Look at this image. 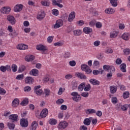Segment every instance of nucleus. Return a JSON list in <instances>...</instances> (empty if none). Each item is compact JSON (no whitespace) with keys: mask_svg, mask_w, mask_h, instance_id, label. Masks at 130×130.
Wrapping results in <instances>:
<instances>
[{"mask_svg":"<svg viewBox=\"0 0 130 130\" xmlns=\"http://www.w3.org/2000/svg\"><path fill=\"white\" fill-rule=\"evenodd\" d=\"M69 17L70 18H73V19H75L76 17V13L75 12H72L70 14H69Z\"/></svg>","mask_w":130,"mask_h":130,"instance_id":"6e6d98bb","label":"nucleus"},{"mask_svg":"<svg viewBox=\"0 0 130 130\" xmlns=\"http://www.w3.org/2000/svg\"><path fill=\"white\" fill-rule=\"evenodd\" d=\"M1 12L3 14H9L11 12V8L4 7L1 9Z\"/></svg>","mask_w":130,"mask_h":130,"instance_id":"0eeeda50","label":"nucleus"},{"mask_svg":"<svg viewBox=\"0 0 130 130\" xmlns=\"http://www.w3.org/2000/svg\"><path fill=\"white\" fill-rule=\"evenodd\" d=\"M49 123L51 125H55L57 123V120L55 119L52 118L49 120Z\"/></svg>","mask_w":130,"mask_h":130,"instance_id":"a878e982","label":"nucleus"},{"mask_svg":"<svg viewBox=\"0 0 130 130\" xmlns=\"http://www.w3.org/2000/svg\"><path fill=\"white\" fill-rule=\"evenodd\" d=\"M29 74L31 76H35L36 77L39 75V71L36 69H32L31 70V71H30Z\"/></svg>","mask_w":130,"mask_h":130,"instance_id":"2eb2a0df","label":"nucleus"},{"mask_svg":"<svg viewBox=\"0 0 130 130\" xmlns=\"http://www.w3.org/2000/svg\"><path fill=\"white\" fill-rule=\"evenodd\" d=\"M17 48L20 50H25V49H28V46L24 44H21L17 45Z\"/></svg>","mask_w":130,"mask_h":130,"instance_id":"f8f14e48","label":"nucleus"},{"mask_svg":"<svg viewBox=\"0 0 130 130\" xmlns=\"http://www.w3.org/2000/svg\"><path fill=\"white\" fill-rule=\"evenodd\" d=\"M20 123L22 127H27L29 124V122L26 119L22 118L20 119Z\"/></svg>","mask_w":130,"mask_h":130,"instance_id":"7ed1b4c3","label":"nucleus"},{"mask_svg":"<svg viewBox=\"0 0 130 130\" xmlns=\"http://www.w3.org/2000/svg\"><path fill=\"white\" fill-rule=\"evenodd\" d=\"M86 86V83L85 82L82 83L79 86H78V90L80 91H83L84 90V87Z\"/></svg>","mask_w":130,"mask_h":130,"instance_id":"cd10ccee","label":"nucleus"},{"mask_svg":"<svg viewBox=\"0 0 130 130\" xmlns=\"http://www.w3.org/2000/svg\"><path fill=\"white\" fill-rule=\"evenodd\" d=\"M24 92H30L31 91V87L26 86L24 88Z\"/></svg>","mask_w":130,"mask_h":130,"instance_id":"3c124183","label":"nucleus"},{"mask_svg":"<svg viewBox=\"0 0 130 130\" xmlns=\"http://www.w3.org/2000/svg\"><path fill=\"white\" fill-rule=\"evenodd\" d=\"M7 21H9L10 24L11 25H15L16 24V19L13 16L8 15L7 17Z\"/></svg>","mask_w":130,"mask_h":130,"instance_id":"423d86ee","label":"nucleus"},{"mask_svg":"<svg viewBox=\"0 0 130 130\" xmlns=\"http://www.w3.org/2000/svg\"><path fill=\"white\" fill-rule=\"evenodd\" d=\"M24 79V75H19L16 77V80H23Z\"/></svg>","mask_w":130,"mask_h":130,"instance_id":"052dcab7","label":"nucleus"},{"mask_svg":"<svg viewBox=\"0 0 130 130\" xmlns=\"http://www.w3.org/2000/svg\"><path fill=\"white\" fill-rule=\"evenodd\" d=\"M47 114H48V110L47 109H44L41 111L40 115L38 117V118H44L47 116Z\"/></svg>","mask_w":130,"mask_h":130,"instance_id":"39448f33","label":"nucleus"},{"mask_svg":"<svg viewBox=\"0 0 130 130\" xmlns=\"http://www.w3.org/2000/svg\"><path fill=\"white\" fill-rule=\"evenodd\" d=\"M95 26L96 28H101L102 27V23L98 22L95 23Z\"/></svg>","mask_w":130,"mask_h":130,"instance_id":"e2e57ef3","label":"nucleus"},{"mask_svg":"<svg viewBox=\"0 0 130 130\" xmlns=\"http://www.w3.org/2000/svg\"><path fill=\"white\" fill-rule=\"evenodd\" d=\"M87 114H93V113H96V110L93 109H88L86 110Z\"/></svg>","mask_w":130,"mask_h":130,"instance_id":"bb28decb","label":"nucleus"},{"mask_svg":"<svg viewBox=\"0 0 130 130\" xmlns=\"http://www.w3.org/2000/svg\"><path fill=\"white\" fill-rule=\"evenodd\" d=\"M115 12V10L114 9H113L112 8H107L105 10V13H106V14H114V13Z\"/></svg>","mask_w":130,"mask_h":130,"instance_id":"6ab92c4d","label":"nucleus"},{"mask_svg":"<svg viewBox=\"0 0 130 130\" xmlns=\"http://www.w3.org/2000/svg\"><path fill=\"white\" fill-rule=\"evenodd\" d=\"M81 34H82L81 30L77 29L74 31V35H75V36H80Z\"/></svg>","mask_w":130,"mask_h":130,"instance_id":"f704fd0d","label":"nucleus"},{"mask_svg":"<svg viewBox=\"0 0 130 130\" xmlns=\"http://www.w3.org/2000/svg\"><path fill=\"white\" fill-rule=\"evenodd\" d=\"M20 104V101L18 99H15L12 102V106L13 107H17L19 106Z\"/></svg>","mask_w":130,"mask_h":130,"instance_id":"a211bd4d","label":"nucleus"},{"mask_svg":"<svg viewBox=\"0 0 130 130\" xmlns=\"http://www.w3.org/2000/svg\"><path fill=\"white\" fill-rule=\"evenodd\" d=\"M52 14L54 16H58V10H57V9H53L52 10Z\"/></svg>","mask_w":130,"mask_h":130,"instance_id":"680f3d73","label":"nucleus"},{"mask_svg":"<svg viewBox=\"0 0 130 130\" xmlns=\"http://www.w3.org/2000/svg\"><path fill=\"white\" fill-rule=\"evenodd\" d=\"M117 1L118 0H110L112 7H117Z\"/></svg>","mask_w":130,"mask_h":130,"instance_id":"473e14b6","label":"nucleus"},{"mask_svg":"<svg viewBox=\"0 0 130 130\" xmlns=\"http://www.w3.org/2000/svg\"><path fill=\"white\" fill-rule=\"evenodd\" d=\"M45 15L46 14L44 11L39 13L37 15V19H38V20H39V21L43 20V19H44V17H45Z\"/></svg>","mask_w":130,"mask_h":130,"instance_id":"9d476101","label":"nucleus"},{"mask_svg":"<svg viewBox=\"0 0 130 130\" xmlns=\"http://www.w3.org/2000/svg\"><path fill=\"white\" fill-rule=\"evenodd\" d=\"M69 126V123L66 121H61L60 122L58 125V128L59 129H64Z\"/></svg>","mask_w":130,"mask_h":130,"instance_id":"f03ea898","label":"nucleus"},{"mask_svg":"<svg viewBox=\"0 0 130 130\" xmlns=\"http://www.w3.org/2000/svg\"><path fill=\"white\" fill-rule=\"evenodd\" d=\"M35 59V57L33 55L25 56V61H32V60H34Z\"/></svg>","mask_w":130,"mask_h":130,"instance_id":"aec40b11","label":"nucleus"},{"mask_svg":"<svg viewBox=\"0 0 130 130\" xmlns=\"http://www.w3.org/2000/svg\"><path fill=\"white\" fill-rule=\"evenodd\" d=\"M123 97L124 99H126V98H128L129 97V92L128 91H125L123 94Z\"/></svg>","mask_w":130,"mask_h":130,"instance_id":"37998d69","label":"nucleus"},{"mask_svg":"<svg viewBox=\"0 0 130 130\" xmlns=\"http://www.w3.org/2000/svg\"><path fill=\"white\" fill-rule=\"evenodd\" d=\"M7 125L9 129H15V124L8 122Z\"/></svg>","mask_w":130,"mask_h":130,"instance_id":"72a5a7b5","label":"nucleus"},{"mask_svg":"<svg viewBox=\"0 0 130 130\" xmlns=\"http://www.w3.org/2000/svg\"><path fill=\"white\" fill-rule=\"evenodd\" d=\"M0 70L3 73H6V72H7V68H6V66L5 67L2 66L0 67Z\"/></svg>","mask_w":130,"mask_h":130,"instance_id":"4d7b16f0","label":"nucleus"},{"mask_svg":"<svg viewBox=\"0 0 130 130\" xmlns=\"http://www.w3.org/2000/svg\"><path fill=\"white\" fill-rule=\"evenodd\" d=\"M26 70V67L24 65H21L19 68L18 73H23Z\"/></svg>","mask_w":130,"mask_h":130,"instance_id":"c756f323","label":"nucleus"},{"mask_svg":"<svg viewBox=\"0 0 130 130\" xmlns=\"http://www.w3.org/2000/svg\"><path fill=\"white\" fill-rule=\"evenodd\" d=\"M93 31V29L89 27H85L83 28V32L85 34H90Z\"/></svg>","mask_w":130,"mask_h":130,"instance_id":"f3484780","label":"nucleus"},{"mask_svg":"<svg viewBox=\"0 0 130 130\" xmlns=\"http://www.w3.org/2000/svg\"><path fill=\"white\" fill-rule=\"evenodd\" d=\"M118 35V32L117 31H113V32L110 34L111 38H115L116 36Z\"/></svg>","mask_w":130,"mask_h":130,"instance_id":"ea45409f","label":"nucleus"},{"mask_svg":"<svg viewBox=\"0 0 130 130\" xmlns=\"http://www.w3.org/2000/svg\"><path fill=\"white\" fill-rule=\"evenodd\" d=\"M71 96H73L72 97L73 100L75 102H79L81 100V96L79 95L78 92H73L71 93Z\"/></svg>","mask_w":130,"mask_h":130,"instance_id":"f257e3e1","label":"nucleus"},{"mask_svg":"<svg viewBox=\"0 0 130 130\" xmlns=\"http://www.w3.org/2000/svg\"><path fill=\"white\" fill-rule=\"evenodd\" d=\"M44 93L45 94V97H47L49 96V94L50 93V90L48 89H45Z\"/></svg>","mask_w":130,"mask_h":130,"instance_id":"09e8293b","label":"nucleus"},{"mask_svg":"<svg viewBox=\"0 0 130 130\" xmlns=\"http://www.w3.org/2000/svg\"><path fill=\"white\" fill-rule=\"evenodd\" d=\"M22 10H23V5L22 4L16 5L14 8V12H16L17 13H18V12H21Z\"/></svg>","mask_w":130,"mask_h":130,"instance_id":"9b49d317","label":"nucleus"},{"mask_svg":"<svg viewBox=\"0 0 130 130\" xmlns=\"http://www.w3.org/2000/svg\"><path fill=\"white\" fill-rule=\"evenodd\" d=\"M34 92L36 93L38 96H41V94L43 93V90L39 89L38 90H34Z\"/></svg>","mask_w":130,"mask_h":130,"instance_id":"e433bc0d","label":"nucleus"},{"mask_svg":"<svg viewBox=\"0 0 130 130\" xmlns=\"http://www.w3.org/2000/svg\"><path fill=\"white\" fill-rule=\"evenodd\" d=\"M110 66L109 65H104L103 66V69L104 71H106L107 72H109V69Z\"/></svg>","mask_w":130,"mask_h":130,"instance_id":"603ef678","label":"nucleus"},{"mask_svg":"<svg viewBox=\"0 0 130 130\" xmlns=\"http://www.w3.org/2000/svg\"><path fill=\"white\" fill-rule=\"evenodd\" d=\"M89 82L91 84L94 85V86H99L100 85V82L95 79H91L89 80Z\"/></svg>","mask_w":130,"mask_h":130,"instance_id":"dca6fc26","label":"nucleus"},{"mask_svg":"<svg viewBox=\"0 0 130 130\" xmlns=\"http://www.w3.org/2000/svg\"><path fill=\"white\" fill-rule=\"evenodd\" d=\"M77 23L78 24L79 26H83V25L84 24V21L82 20L77 21Z\"/></svg>","mask_w":130,"mask_h":130,"instance_id":"338daca9","label":"nucleus"},{"mask_svg":"<svg viewBox=\"0 0 130 130\" xmlns=\"http://www.w3.org/2000/svg\"><path fill=\"white\" fill-rule=\"evenodd\" d=\"M75 76L81 80H86V79H87L86 75H84L83 73L77 72L75 74Z\"/></svg>","mask_w":130,"mask_h":130,"instance_id":"ddd939ff","label":"nucleus"},{"mask_svg":"<svg viewBox=\"0 0 130 130\" xmlns=\"http://www.w3.org/2000/svg\"><path fill=\"white\" fill-rule=\"evenodd\" d=\"M9 118L12 120V122H15V121H18L19 116L17 114H12L9 116Z\"/></svg>","mask_w":130,"mask_h":130,"instance_id":"6e6552de","label":"nucleus"},{"mask_svg":"<svg viewBox=\"0 0 130 130\" xmlns=\"http://www.w3.org/2000/svg\"><path fill=\"white\" fill-rule=\"evenodd\" d=\"M119 28L121 30H123L124 29V24L123 23L119 24Z\"/></svg>","mask_w":130,"mask_h":130,"instance_id":"774afa93","label":"nucleus"},{"mask_svg":"<svg viewBox=\"0 0 130 130\" xmlns=\"http://www.w3.org/2000/svg\"><path fill=\"white\" fill-rule=\"evenodd\" d=\"M104 72V70H102L101 72V71H99L98 70H93L92 71V73L95 75V76H97V75H99V74H101V75H102V74H103V72Z\"/></svg>","mask_w":130,"mask_h":130,"instance_id":"2f4dec72","label":"nucleus"},{"mask_svg":"<svg viewBox=\"0 0 130 130\" xmlns=\"http://www.w3.org/2000/svg\"><path fill=\"white\" fill-rule=\"evenodd\" d=\"M11 69L13 73H16L18 70V67L15 64H13L11 66Z\"/></svg>","mask_w":130,"mask_h":130,"instance_id":"c9c22d12","label":"nucleus"},{"mask_svg":"<svg viewBox=\"0 0 130 130\" xmlns=\"http://www.w3.org/2000/svg\"><path fill=\"white\" fill-rule=\"evenodd\" d=\"M120 70L121 72H123V73H126V64L125 63H123L120 66Z\"/></svg>","mask_w":130,"mask_h":130,"instance_id":"4be33fe9","label":"nucleus"},{"mask_svg":"<svg viewBox=\"0 0 130 130\" xmlns=\"http://www.w3.org/2000/svg\"><path fill=\"white\" fill-rule=\"evenodd\" d=\"M34 82V79L31 77H26L25 79V84H28L29 85H31V84H33Z\"/></svg>","mask_w":130,"mask_h":130,"instance_id":"1a4fd4ad","label":"nucleus"},{"mask_svg":"<svg viewBox=\"0 0 130 130\" xmlns=\"http://www.w3.org/2000/svg\"><path fill=\"white\" fill-rule=\"evenodd\" d=\"M72 90H76L78 88V83L76 82H72Z\"/></svg>","mask_w":130,"mask_h":130,"instance_id":"58836bf2","label":"nucleus"},{"mask_svg":"<svg viewBox=\"0 0 130 130\" xmlns=\"http://www.w3.org/2000/svg\"><path fill=\"white\" fill-rule=\"evenodd\" d=\"M69 63L71 67H75V66H76V61L75 60L70 61L69 62Z\"/></svg>","mask_w":130,"mask_h":130,"instance_id":"0e129e2a","label":"nucleus"},{"mask_svg":"<svg viewBox=\"0 0 130 130\" xmlns=\"http://www.w3.org/2000/svg\"><path fill=\"white\" fill-rule=\"evenodd\" d=\"M29 103V100L28 99H25L21 103L20 105L22 106H26Z\"/></svg>","mask_w":130,"mask_h":130,"instance_id":"c85d7f7f","label":"nucleus"},{"mask_svg":"<svg viewBox=\"0 0 130 130\" xmlns=\"http://www.w3.org/2000/svg\"><path fill=\"white\" fill-rule=\"evenodd\" d=\"M82 71H85L86 69L89 68V66L86 64H83L81 66Z\"/></svg>","mask_w":130,"mask_h":130,"instance_id":"a19ab883","label":"nucleus"},{"mask_svg":"<svg viewBox=\"0 0 130 130\" xmlns=\"http://www.w3.org/2000/svg\"><path fill=\"white\" fill-rule=\"evenodd\" d=\"M81 96H82V97H84L85 98H87L89 96V93L86 92H82L81 93Z\"/></svg>","mask_w":130,"mask_h":130,"instance_id":"13d9d810","label":"nucleus"},{"mask_svg":"<svg viewBox=\"0 0 130 130\" xmlns=\"http://www.w3.org/2000/svg\"><path fill=\"white\" fill-rule=\"evenodd\" d=\"M84 72L87 75H90V74H92V70L89 67Z\"/></svg>","mask_w":130,"mask_h":130,"instance_id":"8fccbe9b","label":"nucleus"},{"mask_svg":"<svg viewBox=\"0 0 130 130\" xmlns=\"http://www.w3.org/2000/svg\"><path fill=\"white\" fill-rule=\"evenodd\" d=\"M127 108H128V106L127 105H124L122 106L121 108V110L123 111H125V110H127Z\"/></svg>","mask_w":130,"mask_h":130,"instance_id":"de8ad7c7","label":"nucleus"},{"mask_svg":"<svg viewBox=\"0 0 130 130\" xmlns=\"http://www.w3.org/2000/svg\"><path fill=\"white\" fill-rule=\"evenodd\" d=\"M80 130H88V127L86 126L85 125H82L79 128Z\"/></svg>","mask_w":130,"mask_h":130,"instance_id":"69168bd1","label":"nucleus"},{"mask_svg":"<svg viewBox=\"0 0 130 130\" xmlns=\"http://www.w3.org/2000/svg\"><path fill=\"white\" fill-rule=\"evenodd\" d=\"M129 36L130 35L128 33L125 32L122 35L121 37L123 40L127 41L129 39Z\"/></svg>","mask_w":130,"mask_h":130,"instance_id":"412c9836","label":"nucleus"},{"mask_svg":"<svg viewBox=\"0 0 130 130\" xmlns=\"http://www.w3.org/2000/svg\"><path fill=\"white\" fill-rule=\"evenodd\" d=\"M117 98L115 97L112 98V103L113 104H116V103H117Z\"/></svg>","mask_w":130,"mask_h":130,"instance_id":"bf43d9fd","label":"nucleus"},{"mask_svg":"<svg viewBox=\"0 0 130 130\" xmlns=\"http://www.w3.org/2000/svg\"><path fill=\"white\" fill-rule=\"evenodd\" d=\"M122 106V105H121V104L120 103L117 104L115 107L116 110H118V111H119V110H121Z\"/></svg>","mask_w":130,"mask_h":130,"instance_id":"79ce46f5","label":"nucleus"},{"mask_svg":"<svg viewBox=\"0 0 130 130\" xmlns=\"http://www.w3.org/2000/svg\"><path fill=\"white\" fill-rule=\"evenodd\" d=\"M123 52L125 55H128L130 53V49L128 48H126L123 50Z\"/></svg>","mask_w":130,"mask_h":130,"instance_id":"49530a36","label":"nucleus"},{"mask_svg":"<svg viewBox=\"0 0 130 130\" xmlns=\"http://www.w3.org/2000/svg\"><path fill=\"white\" fill-rule=\"evenodd\" d=\"M37 50H40L41 51H43V54H46L45 51H47V48L46 46L43 45H38L37 46Z\"/></svg>","mask_w":130,"mask_h":130,"instance_id":"20e7f679","label":"nucleus"},{"mask_svg":"<svg viewBox=\"0 0 130 130\" xmlns=\"http://www.w3.org/2000/svg\"><path fill=\"white\" fill-rule=\"evenodd\" d=\"M115 71V69L114 68V67L110 66V68L109 69V72H110V73L112 74V73H114Z\"/></svg>","mask_w":130,"mask_h":130,"instance_id":"5fc2aeb1","label":"nucleus"},{"mask_svg":"<svg viewBox=\"0 0 130 130\" xmlns=\"http://www.w3.org/2000/svg\"><path fill=\"white\" fill-rule=\"evenodd\" d=\"M91 118H85L83 121V123L84 125H90L91 124V120H90Z\"/></svg>","mask_w":130,"mask_h":130,"instance_id":"393cba45","label":"nucleus"},{"mask_svg":"<svg viewBox=\"0 0 130 130\" xmlns=\"http://www.w3.org/2000/svg\"><path fill=\"white\" fill-rule=\"evenodd\" d=\"M53 5V6H57L59 8H62L63 6L62 4H60L59 3H57L56 0H52Z\"/></svg>","mask_w":130,"mask_h":130,"instance_id":"7c9ffc66","label":"nucleus"},{"mask_svg":"<svg viewBox=\"0 0 130 130\" xmlns=\"http://www.w3.org/2000/svg\"><path fill=\"white\" fill-rule=\"evenodd\" d=\"M110 92L112 94H114L117 91V87L115 86H112L110 87Z\"/></svg>","mask_w":130,"mask_h":130,"instance_id":"5701e85b","label":"nucleus"},{"mask_svg":"<svg viewBox=\"0 0 130 130\" xmlns=\"http://www.w3.org/2000/svg\"><path fill=\"white\" fill-rule=\"evenodd\" d=\"M31 128H30V130H36V128H37V126H38V123L36 122V121H34L31 123Z\"/></svg>","mask_w":130,"mask_h":130,"instance_id":"b1692460","label":"nucleus"},{"mask_svg":"<svg viewBox=\"0 0 130 130\" xmlns=\"http://www.w3.org/2000/svg\"><path fill=\"white\" fill-rule=\"evenodd\" d=\"M91 90V85L90 84L86 85L84 88V91L88 92Z\"/></svg>","mask_w":130,"mask_h":130,"instance_id":"c03bdc74","label":"nucleus"},{"mask_svg":"<svg viewBox=\"0 0 130 130\" xmlns=\"http://www.w3.org/2000/svg\"><path fill=\"white\" fill-rule=\"evenodd\" d=\"M63 99H60L56 101V103L58 105H60V104H62V103H63Z\"/></svg>","mask_w":130,"mask_h":130,"instance_id":"864d4df0","label":"nucleus"},{"mask_svg":"<svg viewBox=\"0 0 130 130\" xmlns=\"http://www.w3.org/2000/svg\"><path fill=\"white\" fill-rule=\"evenodd\" d=\"M41 4L42 6H44V7H49V2L47 1H44L41 2Z\"/></svg>","mask_w":130,"mask_h":130,"instance_id":"4c0bfd02","label":"nucleus"},{"mask_svg":"<svg viewBox=\"0 0 130 130\" xmlns=\"http://www.w3.org/2000/svg\"><path fill=\"white\" fill-rule=\"evenodd\" d=\"M62 20H58L56 22V24L54 26V28L55 29H57L58 28H59V27H61L62 26Z\"/></svg>","mask_w":130,"mask_h":130,"instance_id":"4468645a","label":"nucleus"},{"mask_svg":"<svg viewBox=\"0 0 130 130\" xmlns=\"http://www.w3.org/2000/svg\"><path fill=\"white\" fill-rule=\"evenodd\" d=\"M7 91L3 88L0 87V95H6Z\"/></svg>","mask_w":130,"mask_h":130,"instance_id":"a18cd8bd","label":"nucleus"}]
</instances>
